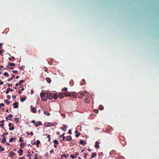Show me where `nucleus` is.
<instances>
[{
  "mask_svg": "<svg viewBox=\"0 0 159 159\" xmlns=\"http://www.w3.org/2000/svg\"><path fill=\"white\" fill-rule=\"evenodd\" d=\"M40 96L41 98V99L43 101H46L47 100V94L43 92H42L40 94Z\"/></svg>",
  "mask_w": 159,
  "mask_h": 159,
  "instance_id": "nucleus-1",
  "label": "nucleus"
},
{
  "mask_svg": "<svg viewBox=\"0 0 159 159\" xmlns=\"http://www.w3.org/2000/svg\"><path fill=\"white\" fill-rule=\"evenodd\" d=\"M64 96H69L70 97L72 96L71 93H70L69 92L66 91L64 93Z\"/></svg>",
  "mask_w": 159,
  "mask_h": 159,
  "instance_id": "nucleus-2",
  "label": "nucleus"
},
{
  "mask_svg": "<svg viewBox=\"0 0 159 159\" xmlns=\"http://www.w3.org/2000/svg\"><path fill=\"white\" fill-rule=\"evenodd\" d=\"M47 98H48L50 99H51L52 98V94L51 93H48L47 94Z\"/></svg>",
  "mask_w": 159,
  "mask_h": 159,
  "instance_id": "nucleus-3",
  "label": "nucleus"
},
{
  "mask_svg": "<svg viewBox=\"0 0 159 159\" xmlns=\"http://www.w3.org/2000/svg\"><path fill=\"white\" fill-rule=\"evenodd\" d=\"M78 97L80 98H82L84 96V95L83 93H78L77 94Z\"/></svg>",
  "mask_w": 159,
  "mask_h": 159,
  "instance_id": "nucleus-4",
  "label": "nucleus"
},
{
  "mask_svg": "<svg viewBox=\"0 0 159 159\" xmlns=\"http://www.w3.org/2000/svg\"><path fill=\"white\" fill-rule=\"evenodd\" d=\"M18 103L17 102H16L14 103L13 104V107L14 108H17L18 107Z\"/></svg>",
  "mask_w": 159,
  "mask_h": 159,
  "instance_id": "nucleus-5",
  "label": "nucleus"
},
{
  "mask_svg": "<svg viewBox=\"0 0 159 159\" xmlns=\"http://www.w3.org/2000/svg\"><path fill=\"white\" fill-rule=\"evenodd\" d=\"M8 126L9 127V129L10 130H13L14 129V127L13 126H11V124L10 123L8 124Z\"/></svg>",
  "mask_w": 159,
  "mask_h": 159,
  "instance_id": "nucleus-6",
  "label": "nucleus"
},
{
  "mask_svg": "<svg viewBox=\"0 0 159 159\" xmlns=\"http://www.w3.org/2000/svg\"><path fill=\"white\" fill-rule=\"evenodd\" d=\"M95 147V148H96L97 149H98L99 148V143L97 141L96 142Z\"/></svg>",
  "mask_w": 159,
  "mask_h": 159,
  "instance_id": "nucleus-7",
  "label": "nucleus"
},
{
  "mask_svg": "<svg viewBox=\"0 0 159 159\" xmlns=\"http://www.w3.org/2000/svg\"><path fill=\"white\" fill-rule=\"evenodd\" d=\"M63 126L64 127H62L61 129L63 130H64V131H66V130H65V129H66L67 128L68 125H63Z\"/></svg>",
  "mask_w": 159,
  "mask_h": 159,
  "instance_id": "nucleus-8",
  "label": "nucleus"
},
{
  "mask_svg": "<svg viewBox=\"0 0 159 159\" xmlns=\"http://www.w3.org/2000/svg\"><path fill=\"white\" fill-rule=\"evenodd\" d=\"M10 91H11V92H12V89L11 88H8L7 89V90L6 92V94H7L9 92H10Z\"/></svg>",
  "mask_w": 159,
  "mask_h": 159,
  "instance_id": "nucleus-9",
  "label": "nucleus"
},
{
  "mask_svg": "<svg viewBox=\"0 0 159 159\" xmlns=\"http://www.w3.org/2000/svg\"><path fill=\"white\" fill-rule=\"evenodd\" d=\"M97 153L96 152L93 153H92V155L91 156V158H94L95 157L97 156Z\"/></svg>",
  "mask_w": 159,
  "mask_h": 159,
  "instance_id": "nucleus-10",
  "label": "nucleus"
},
{
  "mask_svg": "<svg viewBox=\"0 0 159 159\" xmlns=\"http://www.w3.org/2000/svg\"><path fill=\"white\" fill-rule=\"evenodd\" d=\"M85 102L86 103H89V97H86L85 99Z\"/></svg>",
  "mask_w": 159,
  "mask_h": 159,
  "instance_id": "nucleus-11",
  "label": "nucleus"
},
{
  "mask_svg": "<svg viewBox=\"0 0 159 159\" xmlns=\"http://www.w3.org/2000/svg\"><path fill=\"white\" fill-rule=\"evenodd\" d=\"M53 97L54 99H56L58 98V95L57 93H54L53 94Z\"/></svg>",
  "mask_w": 159,
  "mask_h": 159,
  "instance_id": "nucleus-12",
  "label": "nucleus"
},
{
  "mask_svg": "<svg viewBox=\"0 0 159 159\" xmlns=\"http://www.w3.org/2000/svg\"><path fill=\"white\" fill-rule=\"evenodd\" d=\"M64 93H59V97L60 98H63L64 97Z\"/></svg>",
  "mask_w": 159,
  "mask_h": 159,
  "instance_id": "nucleus-13",
  "label": "nucleus"
},
{
  "mask_svg": "<svg viewBox=\"0 0 159 159\" xmlns=\"http://www.w3.org/2000/svg\"><path fill=\"white\" fill-rule=\"evenodd\" d=\"M66 140L67 139L69 141H70L72 140V138L71 136H67L66 139Z\"/></svg>",
  "mask_w": 159,
  "mask_h": 159,
  "instance_id": "nucleus-14",
  "label": "nucleus"
},
{
  "mask_svg": "<svg viewBox=\"0 0 159 159\" xmlns=\"http://www.w3.org/2000/svg\"><path fill=\"white\" fill-rule=\"evenodd\" d=\"M18 152L19 154L20 155H22V154L23 150L21 149H20L18 151Z\"/></svg>",
  "mask_w": 159,
  "mask_h": 159,
  "instance_id": "nucleus-15",
  "label": "nucleus"
},
{
  "mask_svg": "<svg viewBox=\"0 0 159 159\" xmlns=\"http://www.w3.org/2000/svg\"><path fill=\"white\" fill-rule=\"evenodd\" d=\"M46 80L47 82L49 83H50L51 81V79L49 78H46Z\"/></svg>",
  "mask_w": 159,
  "mask_h": 159,
  "instance_id": "nucleus-16",
  "label": "nucleus"
},
{
  "mask_svg": "<svg viewBox=\"0 0 159 159\" xmlns=\"http://www.w3.org/2000/svg\"><path fill=\"white\" fill-rule=\"evenodd\" d=\"M99 108L100 110H103L104 109V107L102 105H101L99 106Z\"/></svg>",
  "mask_w": 159,
  "mask_h": 159,
  "instance_id": "nucleus-17",
  "label": "nucleus"
},
{
  "mask_svg": "<svg viewBox=\"0 0 159 159\" xmlns=\"http://www.w3.org/2000/svg\"><path fill=\"white\" fill-rule=\"evenodd\" d=\"M1 142L2 143H4L6 142V139H5V137H4V138H3L2 140H1Z\"/></svg>",
  "mask_w": 159,
  "mask_h": 159,
  "instance_id": "nucleus-18",
  "label": "nucleus"
},
{
  "mask_svg": "<svg viewBox=\"0 0 159 159\" xmlns=\"http://www.w3.org/2000/svg\"><path fill=\"white\" fill-rule=\"evenodd\" d=\"M72 94V96L71 97H73L74 98H75L76 97V94L75 93H73Z\"/></svg>",
  "mask_w": 159,
  "mask_h": 159,
  "instance_id": "nucleus-19",
  "label": "nucleus"
},
{
  "mask_svg": "<svg viewBox=\"0 0 159 159\" xmlns=\"http://www.w3.org/2000/svg\"><path fill=\"white\" fill-rule=\"evenodd\" d=\"M31 110L34 113H35L37 111L36 108L35 107L32 108L31 109Z\"/></svg>",
  "mask_w": 159,
  "mask_h": 159,
  "instance_id": "nucleus-20",
  "label": "nucleus"
},
{
  "mask_svg": "<svg viewBox=\"0 0 159 159\" xmlns=\"http://www.w3.org/2000/svg\"><path fill=\"white\" fill-rule=\"evenodd\" d=\"M26 98L25 97H24V98H21V99H20V101L21 102H24L25 100H26Z\"/></svg>",
  "mask_w": 159,
  "mask_h": 159,
  "instance_id": "nucleus-21",
  "label": "nucleus"
},
{
  "mask_svg": "<svg viewBox=\"0 0 159 159\" xmlns=\"http://www.w3.org/2000/svg\"><path fill=\"white\" fill-rule=\"evenodd\" d=\"M25 143H23L22 144L21 143L20 144V147L22 148H24V146H25Z\"/></svg>",
  "mask_w": 159,
  "mask_h": 159,
  "instance_id": "nucleus-22",
  "label": "nucleus"
},
{
  "mask_svg": "<svg viewBox=\"0 0 159 159\" xmlns=\"http://www.w3.org/2000/svg\"><path fill=\"white\" fill-rule=\"evenodd\" d=\"M53 125V124L52 123H48L47 124V125L46 126L48 127V126H52Z\"/></svg>",
  "mask_w": 159,
  "mask_h": 159,
  "instance_id": "nucleus-23",
  "label": "nucleus"
},
{
  "mask_svg": "<svg viewBox=\"0 0 159 159\" xmlns=\"http://www.w3.org/2000/svg\"><path fill=\"white\" fill-rule=\"evenodd\" d=\"M44 114H45L47 116L50 115V114L49 113H48L47 111H44Z\"/></svg>",
  "mask_w": 159,
  "mask_h": 159,
  "instance_id": "nucleus-24",
  "label": "nucleus"
},
{
  "mask_svg": "<svg viewBox=\"0 0 159 159\" xmlns=\"http://www.w3.org/2000/svg\"><path fill=\"white\" fill-rule=\"evenodd\" d=\"M65 134V133H63L62 135H61L60 136V138H61L62 137V138H63V139H62V140H64L65 139V137L64 136Z\"/></svg>",
  "mask_w": 159,
  "mask_h": 159,
  "instance_id": "nucleus-25",
  "label": "nucleus"
},
{
  "mask_svg": "<svg viewBox=\"0 0 159 159\" xmlns=\"http://www.w3.org/2000/svg\"><path fill=\"white\" fill-rule=\"evenodd\" d=\"M70 157L72 158H75L76 157V155H75V154L71 155H70Z\"/></svg>",
  "mask_w": 159,
  "mask_h": 159,
  "instance_id": "nucleus-26",
  "label": "nucleus"
},
{
  "mask_svg": "<svg viewBox=\"0 0 159 159\" xmlns=\"http://www.w3.org/2000/svg\"><path fill=\"white\" fill-rule=\"evenodd\" d=\"M80 144H82L83 145H85V143H84V141L83 140H81L80 142Z\"/></svg>",
  "mask_w": 159,
  "mask_h": 159,
  "instance_id": "nucleus-27",
  "label": "nucleus"
},
{
  "mask_svg": "<svg viewBox=\"0 0 159 159\" xmlns=\"http://www.w3.org/2000/svg\"><path fill=\"white\" fill-rule=\"evenodd\" d=\"M8 65L12 66H14L16 65V64L13 63H8Z\"/></svg>",
  "mask_w": 159,
  "mask_h": 159,
  "instance_id": "nucleus-28",
  "label": "nucleus"
},
{
  "mask_svg": "<svg viewBox=\"0 0 159 159\" xmlns=\"http://www.w3.org/2000/svg\"><path fill=\"white\" fill-rule=\"evenodd\" d=\"M93 110V111L95 113H98V112L99 110L98 109H94Z\"/></svg>",
  "mask_w": 159,
  "mask_h": 159,
  "instance_id": "nucleus-29",
  "label": "nucleus"
},
{
  "mask_svg": "<svg viewBox=\"0 0 159 159\" xmlns=\"http://www.w3.org/2000/svg\"><path fill=\"white\" fill-rule=\"evenodd\" d=\"M14 139H15V138H11L10 139L9 141L10 142H12Z\"/></svg>",
  "mask_w": 159,
  "mask_h": 159,
  "instance_id": "nucleus-30",
  "label": "nucleus"
},
{
  "mask_svg": "<svg viewBox=\"0 0 159 159\" xmlns=\"http://www.w3.org/2000/svg\"><path fill=\"white\" fill-rule=\"evenodd\" d=\"M98 155L99 157L103 156V154L102 152H100L98 153Z\"/></svg>",
  "mask_w": 159,
  "mask_h": 159,
  "instance_id": "nucleus-31",
  "label": "nucleus"
},
{
  "mask_svg": "<svg viewBox=\"0 0 159 159\" xmlns=\"http://www.w3.org/2000/svg\"><path fill=\"white\" fill-rule=\"evenodd\" d=\"M4 75L5 76L8 77L9 76V75L8 73L7 72H5L4 74Z\"/></svg>",
  "mask_w": 159,
  "mask_h": 159,
  "instance_id": "nucleus-32",
  "label": "nucleus"
},
{
  "mask_svg": "<svg viewBox=\"0 0 159 159\" xmlns=\"http://www.w3.org/2000/svg\"><path fill=\"white\" fill-rule=\"evenodd\" d=\"M53 143L55 144H58V141L57 140H54V141H53Z\"/></svg>",
  "mask_w": 159,
  "mask_h": 159,
  "instance_id": "nucleus-33",
  "label": "nucleus"
},
{
  "mask_svg": "<svg viewBox=\"0 0 159 159\" xmlns=\"http://www.w3.org/2000/svg\"><path fill=\"white\" fill-rule=\"evenodd\" d=\"M5 102L7 104H9L10 103V102L7 100H5Z\"/></svg>",
  "mask_w": 159,
  "mask_h": 159,
  "instance_id": "nucleus-34",
  "label": "nucleus"
},
{
  "mask_svg": "<svg viewBox=\"0 0 159 159\" xmlns=\"http://www.w3.org/2000/svg\"><path fill=\"white\" fill-rule=\"evenodd\" d=\"M67 90V88H64L62 89V91L63 92L66 91V92Z\"/></svg>",
  "mask_w": 159,
  "mask_h": 159,
  "instance_id": "nucleus-35",
  "label": "nucleus"
},
{
  "mask_svg": "<svg viewBox=\"0 0 159 159\" xmlns=\"http://www.w3.org/2000/svg\"><path fill=\"white\" fill-rule=\"evenodd\" d=\"M68 155L66 156L65 154H64L62 155V157H65L66 158H67Z\"/></svg>",
  "mask_w": 159,
  "mask_h": 159,
  "instance_id": "nucleus-36",
  "label": "nucleus"
},
{
  "mask_svg": "<svg viewBox=\"0 0 159 159\" xmlns=\"http://www.w3.org/2000/svg\"><path fill=\"white\" fill-rule=\"evenodd\" d=\"M118 159H125V158L122 156H120L118 157Z\"/></svg>",
  "mask_w": 159,
  "mask_h": 159,
  "instance_id": "nucleus-37",
  "label": "nucleus"
},
{
  "mask_svg": "<svg viewBox=\"0 0 159 159\" xmlns=\"http://www.w3.org/2000/svg\"><path fill=\"white\" fill-rule=\"evenodd\" d=\"M24 82V80H20V81H19V84L20 85H21V83H22L23 82Z\"/></svg>",
  "mask_w": 159,
  "mask_h": 159,
  "instance_id": "nucleus-38",
  "label": "nucleus"
},
{
  "mask_svg": "<svg viewBox=\"0 0 159 159\" xmlns=\"http://www.w3.org/2000/svg\"><path fill=\"white\" fill-rule=\"evenodd\" d=\"M4 150V148H2V147L0 146V150L1 151H2Z\"/></svg>",
  "mask_w": 159,
  "mask_h": 159,
  "instance_id": "nucleus-39",
  "label": "nucleus"
},
{
  "mask_svg": "<svg viewBox=\"0 0 159 159\" xmlns=\"http://www.w3.org/2000/svg\"><path fill=\"white\" fill-rule=\"evenodd\" d=\"M19 141L20 142H23V140H22V139H21V138L20 137V138L19 139Z\"/></svg>",
  "mask_w": 159,
  "mask_h": 159,
  "instance_id": "nucleus-40",
  "label": "nucleus"
},
{
  "mask_svg": "<svg viewBox=\"0 0 159 159\" xmlns=\"http://www.w3.org/2000/svg\"><path fill=\"white\" fill-rule=\"evenodd\" d=\"M10 154L11 155H14V153L13 152H10Z\"/></svg>",
  "mask_w": 159,
  "mask_h": 159,
  "instance_id": "nucleus-41",
  "label": "nucleus"
},
{
  "mask_svg": "<svg viewBox=\"0 0 159 159\" xmlns=\"http://www.w3.org/2000/svg\"><path fill=\"white\" fill-rule=\"evenodd\" d=\"M13 72L15 74H17L18 73V71L17 70H14L13 71Z\"/></svg>",
  "mask_w": 159,
  "mask_h": 159,
  "instance_id": "nucleus-42",
  "label": "nucleus"
},
{
  "mask_svg": "<svg viewBox=\"0 0 159 159\" xmlns=\"http://www.w3.org/2000/svg\"><path fill=\"white\" fill-rule=\"evenodd\" d=\"M7 98L8 99H10L11 98V96L10 95H7Z\"/></svg>",
  "mask_w": 159,
  "mask_h": 159,
  "instance_id": "nucleus-43",
  "label": "nucleus"
},
{
  "mask_svg": "<svg viewBox=\"0 0 159 159\" xmlns=\"http://www.w3.org/2000/svg\"><path fill=\"white\" fill-rule=\"evenodd\" d=\"M37 143L38 144V145H39V144L40 143V142L39 140H37ZM38 146H39V145H38Z\"/></svg>",
  "mask_w": 159,
  "mask_h": 159,
  "instance_id": "nucleus-44",
  "label": "nucleus"
},
{
  "mask_svg": "<svg viewBox=\"0 0 159 159\" xmlns=\"http://www.w3.org/2000/svg\"><path fill=\"white\" fill-rule=\"evenodd\" d=\"M15 120H16V122H18V121H19V119H18V118H15Z\"/></svg>",
  "mask_w": 159,
  "mask_h": 159,
  "instance_id": "nucleus-45",
  "label": "nucleus"
},
{
  "mask_svg": "<svg viewBox=\"0 0 159 159\" xmlns=\"http://www.w3.org/2000/svg\"><path fill=\"white\" fill-rule=\"evenodd\" d=\"M50 136L49 135H48L47 136V138L48 139L49 141H50Z\"/></svg>",
  "mask_w": 159,
  "mask_h": 159,
  "instance_id": "nucleus-46",
  "label": "nucleus"
},
{
  "mask_svg": "<svg viewBox=\"0 0 159 159\" xmlns=\"http://www.w3.org/2000/svg\"><path fill=\"white\" fill-rule=\"evenodd\" d=\"M44 68L45 71H48V69L47 68H46V67H44Z\"/></svg>",
  "mask_w": 159,
  "mask_h": 159,
  "instance_id": "nucleus-47",
  "label": "nucleus"
},
{
  "mask_svg": "<svg viewBox=\"0 0 159 159\" xmlns=\"http://www.w3.org/2000/svg\"><path fill=\"white\" fill-rule=\"evenodd\" d=\"M4 106V104L2 103H1L0 104V107H3Z\"/></svg>",
  "mask_w": 159,
  "mask_h": 159,
  "instance_id": "nucleus-48",
  "label": "nucleus"
},
{
  "mask_svg": "<svg viewBox=\"0 0 159 159\" xmlns=\"http://www.w3.org/2000/svg\"><path fill=\"white\" fill-rule=\"evenodd\" d=\"M13 116L12 114H10L8 117L10 118H12Z\"/></svg>",
  "mask_w": 159,
  "mask_h": 159,
  "instance_id": "nucleus-49",
  "label": "nucleus"
},
{
  "mask_svg": "<svg viewBox=\"0 0 159 159\" xmlns=\"http://www.w3.org/2000/svg\"><path fill=\"white\" fill-rule=\"evenodd\" d=\"M80 134V133H79L78 134H77L75 135V136L76 137H78L79 136Z\"/></svg>",
  "mask_w": 159,
  "mask_h": 159,
  "instance_id": "nucleus-50",
  "label": "nucleus"
},
{
  "mask_svg": "<svg viewBox=\"0 0 159 159\" xmlns=\"http://www.w3.org/2000/svg\"><path fill=\"white\" fill-rule=\"evenodd\" d=\"M68 133L69 134H71V130H69V131H68Z\"/></svg>",
  "mask_w": 159,
  "mask_h": 159,
  "instance_id": "nucleus-51",
  "label": "nucleus"
},
{
  "mask_svg": "<svg viewBox=\"0 0 159 159\" xmlns=\"http://www.w3.org/2000/svg\"><path fill=\"white\" fill-rule=\"evenodd\" d=\"M12 85V84H9L7 85V86L8 87H10V86H11Z\"/></svg>",
  "mask_w": 159,
  "mask_h": 159,
  "instance_id": "nucleus-52",
  "label": "nucleus"
},
{
  "mask_svg": "<svg viewBox=\"0 0 159 159\" xmlns=\"http://www.w3.org/2000/svg\"><path fill=\"white\" fill-rule=\"evenodd\" d=\"M30 134H31V135H34L32 131H31L30 132Z\"/></svg>",
  "mask_w": 159,
  "mask_h": 159,
  "instance_id": "nucleus-53",
  "label": "nucleus"
},
{
  "mask_svg": "<svg viewBox=\"0 0 159 159\" xmlns=\"http://www.w3.org/2000/svg\"><path fill=\"white\" fill-rule=\"evenodd\" d=\"M12 98L14 99H15L16 97V96H12Z\"/></svg>",
  "mask_w": 159,
  "mask_h": 159,
  "instance_id": "nucleus-54",
  "label": "nucleus"
},
{
  "mask_svg": "<svg viewBox=\"0 0 159 159\" xmlns=\"http://www.w3.org/2000/svg\"><path fill=\"white\" fill-rule=\"evenodd\" d=\"M34 124L35 125V126L36 127H37L39 125L38 124H37L36 123H35Z\"/></svg>",
  "mask_w": 159,
  "mask_h": 159,
  "instance_id": "nucleus-55",
  "label": "nucleus"
},
{
  "mask_svg": "<svg viewBox=\"0 0 159 159\" xmlns=\"http://www.w3.org/2000/svg\"><path fill=\"white\" fill-rule=\"evenodd\" d=\"M3 84V82L1 81L0 82V85H2Z\"/></svg>",
  "mask_w": 159,
  "mask_h": 159,
  "instance_id": "nucleus-56",
  "label": "nucleus"
},
{
  "mask_svg": "<svg viewBox=\"0 0 159 159\" xmlns=\"http://www.w3.org/2000/svg\"><path fill=\"white\" fill-rule=\"evenodd\" d=\"M3 52L2 50H0V54L2 53Z\"/></svg>",
  "mask_w": 159,
  "mask_h": 159,
  "instance_id": "nucleus-57",
  "label": "nucleus"
},
{
  "mask_svg": "<svg viewBox=\"0 0 159 159\" xmlns=\"http://www.w3.org/2000/svg\"><path fill=\"white\" fill-rule=\"evenodd\" d=\"M38 124V125H42V123L40 121H39Z\"/></svg>",
  "mask_w": 159,
  "mask_h": 159,
  "instance_id": "nucleus-58",
  "label": "nucleus"
},
{
  "mask_svg": "<svg viewBox=\"0 0 159 159\" xmlns=\"http://www.w3.org/2000/svg\"><path fill=\"white\" fill-rule=\"evenodd\" d=\"M12 78H10L9 79H8V81H10L11 80H12Z\"/></svg>",
  "mask_w": 159,
  "mask_h": 159,
  "instance_id": "nucleus-59",
  "label": "nucleus"
},
{
  "mask_svg": "<svg viewBox=\"0 0 159 159\" xmlns=\"http://www.w3.org/2000/svg\"><path fill=\"white\" fill-rule=\"evenodd\" d=\"M35 120H32V121H31V122H32V123H34V124H35Z\"/></svg>",
  "mask_w": 159,
  "mask_h": 159,
  "instance_id": "nucleus-60",
  "label": "nucleus"
},
{
  "mask_svg": "<svg viewBox=\"0 0 159 159\" xmlns=\"http://www.w3.org/2000/svg\"><path fill=\"white\" fill-rule=\"evenodd\" d=\"M4 124H1L0 125V126H1L2 128L4 126Z\"/></svg>",
  "mask_w": 159,
  "mask_h": 159,
  "instance_id": "nucleus-61",
  "label": "nucleus"
},
{
  "mask_svg": "<svg viewBox=\"0 0 159 159\" xmlns=\"http://www.w3.org/2000/svg\"><path fill=\"white\" fill-rule=\"evenodd\" d=\"M81 127V126H80V125L78 126L77 127L78 128H80V129Z\"/></svg>",
  "mask_w": 159,
  "mask_h": 159,
  "instance_id": "nucleus-62",
  "label": "nucleus"
},
{
  "mask_svg": "<svg viewBox=\"0 0 159 159\" xmlns=\"http://www.w3.org/2000/svg\"><path fill=\"white\" fill-rule=\"evenodd\" d=\"M4 120H3L2 121H0V123H2L4 122Z\"/></svg>",
  "mask_w": 159,
  "mask_h": 159,
  "instance_id": "nucleus-63",
  "label": "nucleus"
},
{
  "mask_svg": "<svg viewBox=\"0 0 159 159\" xmlns=\"http://www.w3.org/2000/svg\"><path fill=\"white\" fill-rule=\"evenodd\" d=\"M25 158L24 157H21L20 158V159H24Z\"/></svg>",
  "mask_w": 159,
  "mask_h": 159,
  "instance_id": "nucleus-64",
  "label": "nucleus"
}]
</instances>
